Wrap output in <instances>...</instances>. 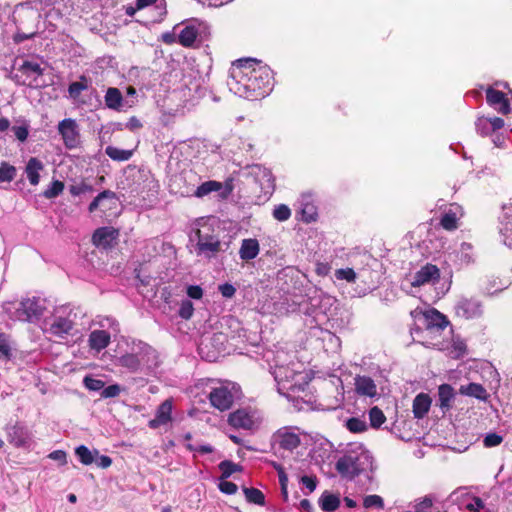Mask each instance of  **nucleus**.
I'll use <instances>...</instances> for the list:
<instances>
[{
	"mask_svg": "<svg viewBox=\"0 0 512 512\" xmlns=\"http://www.w3.org/2000/svg\"><path fill=\"white\" fill-rule=\"evenodd\" d=\"M301 483L309 489L310 492H313L317 486V478L316 476H302L300 479Z\"/></svg>",
	"mask_w": 512,
	"mask_h": 512,
	"instance_id": "obj_56",
	"label": "nucleus"
},
{
	"mask_svg": "<svg viewBox=\"0 0 512 512\" xmlns=\"http://www.w3.org/2000/svg\"><path fill=\"white\" fill-rule=\"evenodd\" d=\"M275 441L279 444L280 448L288 451L296 449L301 443L298 434L281 430L276 433Z\"/></svg>",
	"mask_w": 512,
	"mask_h": 512,
	"instance_id": "obj_16",
	"label": "nucleus"
},
{
	"mask_svg": "<svg viewBox=\"0 0 512 512\" xmlns=\"http://www.w3.org/2000/svg\"><path fill=\"white\" fill-rule=\"evenodd\" d=\"M119 237V230L104 226L97 228L92 235V243L98 248L110 249Z\"/></svg>",
	"mask_w": 512,
	"mask_h": 512,
	"instance_id": "obj_4",
	"label": "nucleus"
},
{
	"mask_svg": "<svg viewBox=\"0 0 512 512\" xmlns=\"http://www.w3.org/2000/svg\"><path fill=\"white\" fill-rule=\"evenodd\" d=\"M58 133L61 135L66 148L74 149L80 144V133L77 122L72 118H65L58 124Z\"/></svg>",
	"mask_w": 512,
	"mask_h": 512,
	"instance_id": "obj_3",
	"label": "nucleus"
},
{
	"mask_svg": "<svg viewBox=\"0 0 512 512\" xmlns=\"http://www.w3.org/2000/svg\"><path fill=\"white\" fill-rule=\"evenodd\" d=\"M96 463L98 467L105 469L111 466L112 459L109 456L102 455L97 459Z\"/></svg>",
	"mask_w": 512,
	"mask_h": 512,
	"instance_id": "obj_60",
	"label": "nucleus"
},
{
	"mask_svg": "<svg viewBox=\"0 0 512 512\" xmlns=\"http://www.w3.org/2000/svg\"><path fill=\"white\" fill-rule=\"evenodd\" d=\"M13 19H14V21L16 20L19 22L18 31L13 36L14 43L19 44V43L23 42L24 40L33 38L36 35V33H37L36 29H33L27 33L21 31L22 21L20 19H16L15 12L13 13Z\"/></svg>",
	"mask_w": 512,
	"mask_h": 512,
	"instance_id": "obj_42",
	"label": "nucleus"
},
{
	"mask_svg": "<svg viewBox=\"0 0 512 512\" xmlns=\"http://www.w3.org/2000/svg\"><path fill=\"white\" fill-rule=\"evenodd\" d=\"M43 164L42 162L35 158V157H32L29 159L27 165H26V174H27V178L30 182L31 185H37L40 181V175H39V171H41L43 169Z\"/></svg>",
	"mask_w": 512,
	"mask_h": 512,
	"instance_id": "obj_23",
	"label": "nucleus"
},
{
	"mask_svg": "<svg viewBox=\"0 0 512 512\" xmlns=\"http://www.w3.org/2000/svg\"><path fill=\"white\" fill-rule=\"evenodd\" d=\"M430 406V396L425 393L418 394L413 400L412 412L414 417L422 419L429 412Z\"/></svg>",
	"mask_w": 512,
	"mask_h": 512,
	"instance_id": "obj_18",
	"label": "nucleus"
},
{
	"mask_svg": "<svg viewBox=\"0 0 512 512\" xmlns=\"http://www.w3.org/2000/svg\"><path fill=\"white\" fill-rule=\"evenodd\" d=\"M363 506L367 509L369 508H378L383 509L384 508V501L381 496L373 494L368 495L363 500Z\"/></svg>",
	"mask_w": 512,
	"mask_h": 512,
	"instance_id": "obj_44",
	"label": "nucleus"
},
{
	"mask_svg": "<svg viewBox=\"0 0 512 512\" xmlns=\"http://www.w3.org/2000/svg\"><path fill=\"white\" fill-rule=\"evenodd\" d=\"M459 392L462 395L474 397L481 401H487L489 398V394L483 385L479 383H469L468 385H461L459 388Z\"/></svg>",
	"mask_w": 512,
	"mask_h": 512,
	"instance_id": "obj_19",
	"label": "nucleus"
},
{
	"mask_svg": "<svg viewBox=\"0 0 512 512\" xmlns=\"http://www.w3.org/2000/svg\"><path fill=\"white\" fill-rule=\"evenodd\" d=\"M84 386L90 391L103 390L105 382L101 379H96L91 376H85L83 379Z\"/></svg>",
	"mask_w": 512,
	"mask_h": 512,
	"instance_id": "obj_46",
	"label": "nucleus"
},
{
	"mask_svg": "<svg viewBox=\"0 0 512 512\" xmlns=\"http://www.w3.org/2000/svg\"><path fill=\"white\" fill-rule=\"evenodd\" d=\"M486 100L487 103L495 110H497L499 113L504 115L510 113V101L506 97L504 92L489 87L486 90Z\"/></svg>",
	"mask_w": 512,
	"mask_h": 512,
	"instance_id": "obj_7",
	"label": "nucleus"
},
{
	"mask_svg": "<svg viewBox=\"0 0 512 512\" xmlns=\"http://www.w3.org/2000/svg\"><path fill=\"white\" fill-rule=\"evenodd\" d=\"M410 314L414 319L422 320L425 330L430 333H441L450 325V321L447 316L436 308H430L427 310L417 308L411 311Z\"/></svg>",
	"mask_w": 512,
	"mask_h": 512,
	"instance_id": "obj_2",
	"label": "nucleus"
},
{
	"mask_svg": "<svg viewBox=\"0 0 512 512\" xmlns=\"http://www.w3.org/2000/svg\"><path fill=\"white\" fill-rule=\"evenodd\" d=\"M222 190V183L215 180H208L199 185L193 192V195L202 198L212 192H220Z\"/></svg>",
	"mask_w": 512,
	"mask_h": 512,
	"instance_id": "obj_26",
	"label": "nucleus"
},
{
	"mask_svg": "<svg viewBox=\"0 0 512 512\" xmlns=\"http://www.w3.org/2000/svg\"><path fill=\"white\" fill-rule=\"evenodd\" d=\"M120 365L126 367L131 371H137L140 368V360L135 354H125L119 359Z\"/></svg>",
	"mask_w": 512,
	"mask_h": 512,
	"instance_id": "obj_37",
	"label": "nucleus"
},
{
	"mask_svg": "<svg viewBox=\"0 0 512 512\" xmlns=\"http://www.w3.org/2000/svg\"><path fill=\"white\" fill-rule=\"evenodd\" d=\"M48 457L52 460L60 462L61 465L67 464V455L63 450H55L51 452Z\"/></svg>",
	"mask_w": 512,
	"mask_h": 512,
	"instance_id": "obj_57",
	"label": "nucleus"
},
{
	"mask_svg": "<svg viewBox=\"0 0 512 512\" xmlns=\"http://www.w3.org/2000/svg\"><path fill=\"white\" fill-rule=\"evenodd\" d=\"M158 16L155 17L152 21L154 23H159L163 20V17L167 14L166 7L164 5H156Z\"/></svg>",
	"mask_w": 512,
	"mask_h": 512,
	"instance_id": "obj_61",
	"label": "nucleus"
},
{
	"mask_svg": "<svg viewBox=\"0 0 512 512\" xmlns=\"http://www.w3.org/2000/svg\"><path fill=\"white\" fill-rule=\"evenodd\" d=\"M276 470L278 472V478H279V483H280V486H281V492H282L284 498L286 499L288 497V491H287L288 476L285 473V471H284L282 466H280V465L277 466Z\"/></svg>",
	"mask_w": 512,
	"mask_h": 512,
	"instance_id": "obj_49",
	"label": "nucleus"
},
{
	"mask_svg": "<svg viewBox=\"0 0 512 512\" xmlns=\"http://www.w3.org/2000/svg\"><path fill=\"white\" fill-rule=\"evenodd\" d=\"M453 347L459 352V355H463L466 352V344L462 340H456L453 342Z\"/></svg>",
	"mask_w": 512,
	"mask_h": 512,
	"instance_id": "obj_63",
	"label": "nucleus"
},
{
	"mask_svg": "<svg viewBox=\"0 0 512 512\" xmlns=\"http://www.w3.org/2000/svg\"><path fill=\"white\" fill-rule=\"evenodd\" d=\"M209 400L213 407L220 411H226L233 404V395L226 387H218L210 392Z\"/></svg>",
	"mask_w": 512,
	"mask_h": 512,
	"instance_id": "obj_9",
	"label": "nucleus"
},
{
	"mask_svg": "<svg viewBox=\"0 0 512 512\" xmlns=\"http://www.w3.org/2000/svg\"><path fill=\"white\" fill-rule=\"evenodd\" d=\"M440 278V270L439 268L431 263H427L418 270L411 282L413 287H421L423 285L436 282Z\"/></svg>",
	"mask_w": 512,
	"mask_h": 512,
	"instance_id": "obj_6",
	"label": "nucleus"
},
{
	"mask_svg": "<svg viewBox=\"0 0 512 512\" xmlns=\"http://www.w3.org/2000/svg\"><path fill=\"white\" fill-rule=\"evenodd\" d=\"M439 224L446 231H455L459 227V219L455 212L449 210L442 215Z\"/></svg>",
	"mask_w": 512,
	"mask_h": 512,
	"instance_id": "obj_30",
	"label": "nucleus"
},
{
	"mask_svg": "<svg viewBox=\"0 0 512 512\" xmlns=\"http://www.w3.org/2000/svg\"><path fill=\"white\" fill-rule=\"evenodd\" d=\"M198 241H197V250L198 254L210 252L211 255L208 257L214 256L221 250V242L216 236L213 235H201V231H197Z\"/></svg>",
	"mask_w": 512,
	"mask_h": 512,
	"instance_id": "obj_11",
	"label": "nucleus"
},
{
	"mask_svg": "<svg viewBox=\"0 0 512 512\" xmlns=\"http://www.w3.org/2000/svg\"><path fill=\"white\" fill-rule=\"evenodd\" d=\"M43 309L36 299H25L21 301L20 307L16 310L17 317L22 321H32L42 315Z\"/></svg>",
	"mask_w": 512,
	"mask_h": 512,
	"instance_id": "obj_8",
	"label": "nucleus"
},
{
	"mask_svg": "<svg viewBox=\"0 0 512 512\" xmlns=\"http://www.w3.org/2000/svg\"><path fill=\"white\" fill-rule=\"evenodd\" d=\"M454 389L449 384H442L438 388L439 406L442 410L448 411L452 407V400L454 399Z\"/></svg>",
	"mask_w": 512,
	"mask_h": 512,
	"instance_id": "obj_21",
	"label": "nucleus"
},
{
	"mask_svg": "<svg viewBox=\"0 0 512 512\" xmlns=\"http://www.w3.org/2000/svg\"><path fill=\"white\" fill-rule=\"evenodd\" d=\"M243 493L247 502L259 506L265 505V495L261 490L254 487H243Z\"/></svg>",
	"mask_w": 512,
	"mask_h": 512,
	"instance_id": "obj_28",
	"label": "nucleus"
},
{
	"mask_svg": "<svg viewBox=\"0 0 512 512\" xmlns=\"http://www.w3.org/2000/svg\"><path fill=\"white\" fill-rule=\"evenodd\" d=\"M105 105L114 110H118L122 104V93L118 88L110 87L105 94Z\"/></svg>",
	"mask_w": 512,
	"mask_h": 512,
	"instance_id": "obj_25",
	"label": "nucleus"
},
{
	"mask_svg": "<svg viewBox=\"0 0 512 512\" xmlns=\"http://www.w3.org/2000/svg\"><path fill=\"white\" fill-rule=\"evenodd\" d=\"M126 126L130 130H136L141 128L142 124L136 117H131Z\"/></svg>",
	"mask_w": 512,
	"mask_h": 512,
	"instance_id": "obj_64",
	"label": "nucleus"
},
{
	"mask_svg": "<svg viewBox=\"0 0 512 512\" xmlns=\"http://www.w3.org/2000/svg\"><path fill=\"white\" fill-rule=\"evenodd\" d=\"M319 506L324 512H334L340 506V498L336 494L325 491L319 498Z\"/></svg>",
	"mask_w": 512,
	"mask_h": 512,
	"instance_id": "obj_22",
	"label": "nucleus"
},
{
	"mask_svg": "<svg viewBox=\"0 0 512 512\" xmlns=\"http://www.w3.org/2000/svg\"><path fill=\"white\" fill-rule=\"evenodd\" d=\"M503 441V437L497 433H489L483 439V444L485 447H496L500 445Z\"/></svg>",
	"mask_w": 512,
	"mask_h": 512,
	"instance_id": "obj_50",
	"label": "nucleus"
},
{
	"mask_svg": "<svg viewBox=\"0 0 512 512\" xmlns=\"http://www.w3.org/2000/svg\"><path fill=\"white\" fill-rule=\"evenodd\" d=\"M260 246L257 239H243L239 250V256L244 261L255 259L259 254Z\"/></svg>",
	"mask_w": 512,
	"mask_h": 512,
	"instance_id": "obj_17",
	"label": "nucleus"
},
{
	"mask_svg": "<svg viewBox=\"0 0 512 512\" xmlns=\"http://www.w3.org/2000/svg\"><path fill=\"white\" fill-rule=\"evenodd\" d=\"M19 71H21L24 75L34 74L36 76H42L44 74V69L36 62L24 61L22 65L19 67Z\"/></svg>",
	"mask_w": 512,
	"mask_h": 512,
	"instance_id": "obj_35",
	"label": "nucleus"
},
{
	"mask_svg": "<svg viewBox=\"0 0 512 512\" xmlns=\"http://www.w3.org/2000/svg\"><path fill=\"white\" fill-rule=\"evenodd\" d=\"M369 420L371 427L377 429L386 421V416L379 407L374 406L369 410Z\"/></svg>",
	"mask_w": 512,
	"mask_h": 512,
	"instance_id": "obj_34",
	"label": "nucleus"
},
{
	"mask_svg": "<svg viewBox=\"0 0 512 512\" xmlns=\"http://www.w3.org/2000/svg\"><path fill=\"white\" fill-rule=\"evenodd\" d=\"M89 87V79L85 75L79 77V81L72 82L68 87V93L71 98L77 99L81 92Z\"/></svg>",
	"mask_w": 512,
	"mask_h": 512,
	"instance_id": "obj_32",
	"label": "nucleus"
},
{
	"mask_svg": "<svg viewBox=\"0 0 512 512\" xmlns=\"http://www.w3.org/2000/svg\"><path fill=\"white\" fill-rule=\"evenodd\" d=\"M218 468L221 471L220 480L229 478L235 472H241L242 466L234 463L231 460H223L218 464Z\"/></svg>",
	"mask_w": 512,
	"mask_h": 512,
	"instance_id": "obj_31",
	"label": "nucleus"
},
{
	"mask_svg": "<svg viewBox=\"0 0 512 512\" xmlns=\"http://www.w3.org/2000/svg\"><path fill=\"white\" fill-rule=\"evenodd\" d=\"M228 422L235 428L251 430L255 421L253 416L245 409H238L229 415Z\"/></svg>",
	"mask_w": 512,
	"mask_h": 512,
	"instance_id": "obj_13",
	"label": "nucleus"
},
{
	"mask_svg": "<svg viewBox=\"0 0 512 512\" xmlns=\"http://www.w3.org/2000/svg\"><path fill=\"white\" fill-rule=\"evenodd\" d=\"M357 462V458L344 456L336 462V470L341 476L353 479L360 474Z\"/></svg>",
	"mask_w": 512,
	"mask_h": 512,
	"instance_id": "obj_14",
	"label": "nucleus"
},
{
	"mask_svg": "<svg viewBox=\"0 0 512 512\" xmlns=\"http://www.w3.org/2000/svg\"><path fill=\"white\" fill-rule=\"evenodd\" d=\"M187 295L192 299H201L203 296V290L200 286L191 285L187 289Z\"/></svg>",
	"mask_w": 512,
	"mask_h": 512,
	"instance_id": "obj_59",
	"label": "nucleus"
},
{
	"mask_svg": "<svg viewBox=\"0 0 512 512\" xmlns=\"http://www.w3.org/2000/svg\"><path fill=\"white\" fill-rule=\"evenodd\" d=\"M161 40L165 43V44H168V45H171L173 43H175L176 41V36L175 34L171 33V32H166V33H163L162 36H161Z\"/></svg>",
	"mask_w": 512,
	"mask_h": 512,
	"instance_id": "obj_62",
	"label": "nucleus"
},
{
	"mask_svg": "<svg viewBox=\"0 0 512 512\" xmlns=\"http://www.w3.org/2000/svg\"><path fill=\"white\" fill-rule=\"evenodd\" d=\"M110 334L105 330H94L89 335V346L91 349L101 351L110 344Z\"/></svg>",
	"mask_w": 512,
	"mask_h": 512,
	"instance_id": "obj_20",
	"label": "nucleus"
},
{
	"mask_svg": "<svg viewBox=\"0 0 512 512\" xmlns=\"http://www.w3.org/2000/svg\"><path fill=\"white\" fill-rule=\"evenodd\" d=\"M481 125L490 126L491 131H496L501 129L504 126V120L500 117H492V118H479L476 122V127H480Z\"/></svg>",
	"mask_w": 512,
	"mask_h": 512,
	"instance_id": "obj_38",
	"label": "nucleus"
},
{
	"mask_svg": "<svg viewBox=\"0 0 512 512\" xmlns=\"http://www.w3.org/2000/svg\"><path fill=\"white\" fill-rule=\"evenodd\" d=\"M117 203L118 197L116 193L111 190H104L92 200L88 206V211L93 213L100 208L104 214H107L108 211L117 207Z\"/></svg>",
	"mask_w": 512,
	"mask_h": 512,
	"instance_id": "obj_5",
	"label": "nucleus"
},
{
	"mask_svg": "<svg viewBox=\"0 0 512 512\" xmlns=\"http://www.w3.org/2000/svg\"><path fill=\"white\" fill-rule=\"evenodd\" d=\"M171 414H172V401L170 399H167L159 405V407L156 411L155 418L151 419L148 422V426L152 429H156V428L160 427L161 425L167 424L172 419Z\"/></svg>",
	"mask_w": 512,
	"mask_h": 512,
	"instance_id": "obj_15",
	"label": "nucleus"
},
{
	"mask_svg": "<svg viewBox=\"0 0 512 512\" xmlns=\"http://www.w3.org/2000/svg\"><path fill=\"white\" fill-rule=\"evenodd\" d=\"M338 280H346L347 282H355L356 273L352 268L338 269L335 271Z\"/></svg>",
	"mask_w": 512,
	"mask_h": 512,
	"instance_id": "obj_47",
	"label": "nucleus"
},
{
	"mask_svg": "<svg viewBox=\"0 0 512 512\" xmlns=\"http://www.w3.org/2000/svg\"><path fill=\"white\" fill-rule=\"evenodd\" d=\"M120 392H121V387L118 384H112L107 387L104 386V388L101 392V397L102 398H114V397L119 396Z\"/></svg>",
	"mask_w": 512,
	"mask_h": 512,
	"instance_id": "obj_52",
	"label": "nucleus"
},
{
	"mask_svg": "<svg viewBox=\"0 0 512 512\" xmlns=\"http://www.w3.org/2000/svg\"><path fill=\"white\" fill-rule=\"evenodd\" d=\"M6 432L8 441L17 448L28 445L30 441L28 429L19 423L7 426Z\"/></svg>",
	"mask_w": 512,
	"mask_h": 512,
	"instance_id": "obj_10",
	"label": "nucleus"
},
{
	"mask_svg": "<svg viewBox=\"0 0 512 512\" xmlns=\"http://www.w3.org/2000/svg\"><path fill=\"white\" fill-rule=\"evenodd\" d=\"M273 217L278 221H286L291 217V210L285 204L276 206L273 210Z\"/></svg>",
	"mask_w": 512,
	"mask_h": 512,
	"instance_id": "obj_45",
	"label": "nucleus"
},
{
	"mask_svg": "<svg viewBox=\"0 0 512 512\" xmlns=\"http://www.w3.org/2000/svg\"><path fill=\"white\" fill-rule=\"evenodd\" d=\"M64 183L60 180H54L49 188L43 192V196L52 199L59 196L64 190Z\"/></svg>",
	"mask_w": 512,
	"mask_h": 512,
	"instance_id": "obj_43",
	"label": "nucleus"
},
{
	"mask_svg": "<svg viewBox=\"0 0 512 512\" xmlns=\"http://www.w3.org/2000/svg\"><path fill=\"white\" fill-rule=\"evenodd\" d=\"M234 91L240 97L255 101L264 98L273 87V71L254 58H242L232 63Z\"/></svg>",
	"mask_w": 512,
	"mask_h": 512,
	"instance_id": "obj_1",
	"label": "nucleus"
},
{
	"mask_svg": "<svg viewBox=\"0 0 512 512\" xmlns=\"http://www.w3.org/2000/svg\"><path fill=\"white\" fill-rule=\"evenodd\" d=\"M466 509L470 512H480L485 509V505L480 497L474 496L472 502L466 505Z\"/></svg>",
	"mask_w": 512,
	"mask_h": 512,
	"instance_id": "obj_54",
	"label": "nucleus"
},
{
	"mask_svg": "<svg viewBox=\"0 0 512 512\" xmlns=\"http://www.w3.org/2000/svg\"><path fill=\"white\" fill-rule=\"evenodd\" d=\"M194 312L193 304L190 300L182 301L179 309V316L185 320H188L192 317Z\"/></svg>",
	"mask_w": 512,
	"mask_h": 512,
	"instance_id": "obj_48",
	"label": "nucleus"
},
{
	"mask_svg": "<svg viewBox=\"0 0 512 512\" xmlns=\"http://www.w3.org/2000/svg\"><path fill=\"white\" fill-rule=\"evenodd\" d=\"M16 176V168L7 162L0 165V182H11Z\"/></svg>",
	"mask_w": 512,
	"mask_h": 512,
	"instance_id": "obj_39",
	"label": "nucleus"
},
{
	"mask_svg": "<svg viewBox=\"0 0 512 512\" xmlns=\"http://www.w3.org/2000/svg\"><path fill=\"white\" fill-rule=\"evenodd\" d=\"M69 192L73 197H76L82 194H92L94 192V188L91 184L81 181L80 183L70 185Z\"/></svg>",
	"mask_w": 512,
	"mask_h": 512,
	"instance_id": "obj_36",
	"label": "nucleus"
},
{
	"mask_svg": "<svg viewBox=\"0 0 512 512\" xmlns=\"http://www.w3.org/2000/svg\"><path fill=\"white\" fill-rule=\"evenodd\" d=\"M218 289H219L220 293L222 294V296L225 298H232L236 293L235 287L229 283H224V284L219 285Z\"/></svg>",
	"mask_w": 512,
	"mask_h": 512,
	"instance_id": "obj_55",
	"label": "nucleus"
},
{
	"mask_svg": "<svg viewBox=\"0 0 512 512\" xmlns=\"http://www.w3.org/2000/svg\"><path fill=\"white\" fill-rule=\"evenodd\" d=\"M346 428L352 433H363L367 430V424L359 418L351 417L346 421Z\"/></svg>",
	"mask_w": 512,
	"mask_h": 512,
	"instance_id": "obj_40",
	"label": "nucleus"
},
{
	"mask_svg": "<svg viewBox=\"0 0 512 512\" xmlns=\"http://www.w3.org/2000/svg\"><path fill=\"white\" fill-rule=\"evenodd\" d=\"M198 36V30L194 26H185L178 35V42L183 47H192Z\"/></svg>",
	"mask_w": 512,
	"mask_h": 512,
	"instance_id": "obj_24",
	"label": "nucleus"
},
{
	"mask_svg": "<svg viewBox=\"0 0 512 512\" xmlns=\"http://www.w3.org/2000/svg\"><path fill=\"white\" fill-rule=\"evenodd\" d=\"M13 351L10 336L0 332V360L10 361L13 358Z\"/></svg>",
	"mask_w": 512,
	"mask_h": 512,
	"instance_id": "obj_27",
	"label": "nucleus"
},
{
	"mask_svg": "<svg viewBox=\"0 0 512 512\" xmlns=\"http://www.w3.org/2000/svg\"><path fill=\"white\" fill-rule=\"evenodd\" d=\"M355 392L359 396L373 398L377 395V386L374 380L366 375H357L354 378Z\"/></svg>",
	"mask_w": 512,
	"mask_h": 512,
	"instance_id": "obj_12",
	"label": "nucleus"
},
{
	"mask_svg": "<svg viewBox=\"0 0 512 512\" xmlns=\"http://www.w3.org/2000/svg\"><path fill=\"white\" fill-rule=\"evenodd\" d=\"M75 454L79 458L80 462L84 465H91L94 462V456L92 452L85 445L78 446L75 449Z\"/></svg>",
	"mask_w": 512,
	"mask_h": 512,
	"instance_id": "obj_41",
	"label": "nucleus"
},
{
	"mask_svg": "<svg viewBox=\"0 0 512 512\" xmlns=\"http://www.w3.org/2000/svg\"><path fill=\"white\" fill-rule=\"evenodd\" d=\"M218 488L222 493L227 495H233L238 490V487L235 483L226 481V479L220 481Z\"/></svg>",
	"mask_w": 512,
	"mask_h": 512,
	"instance_id": "obj_51",
	"label": "nucleus"
},
{
	"mask_svg": "<svg viewBox=\"0 0 512 512\" xmlns=\"http://www.w3.org/2000/svg\"><path fill=\"white\" fill-rule=\"evenodd\" d=\"M234 190L233 178H227L224 183H222V190H220V197L223 199L228 198Z\"/></svg>",
	"mask_w": 512,
	"mask_h": 512,
	"instance_id": "obj_53",
	"label": "nucleus"
},
{
	"mask_svg": "<svg viewBox=\"0 0 512 512\" xmlns=\"http://www.w3.org/2000/svg\"><path fill=\"white\" fill-rule=\"evenodd\" d=\"M13 131L15 137L21 142L25 141L29 135V131L25 126H14Z\"/></svg>",
	"mask_w": 512,
	"mask_h": 512,
	"instance_id": "obj_58",
	"label": "nucleus"
},
{
	"mask_svg": "<svg viewBox=\"0 0 512 512\" xmlns=\"http://www.w3.org/2000/svg\"><path fill=\"white\" fill-rule=\"evenodd\" d=\"M105 154L114 161L123 162L128 161L132 157L133 151L119 149L114 146H107L105 148Z\"/></svg>",
	"mask_w": 512,
	"mask_h": 512,
	"instance_id": "obj_29",
	"label": "nucleus"
},
{
	"mask_svg": "<svg viewBox=\"0 0 512 512\" xmlns=\"http://www.w3.org/2000/svg\"><path fill=\"white\" fill-rule=\"evenodd\" d=\"M73 329V322L66 318H58L52 325L51 331L55 335L69 334Z\"/></svg>",
	"mask_w": 512,
	"mask_h": 512,
	"instance_id": "obj_33",
	"label": "nucleus"
}]
</instances>
